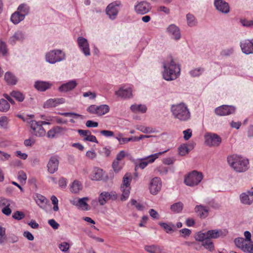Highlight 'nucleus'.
I'll return each mask as SVG.
<instances>
[{
  "instance_id": "5fc2aeb1",
  "label": "nucleus",
  "mask_w": 253,
  "mask_h": 253,
  "mask_svg": "<svg viewBox=\"0 0 253 253\" xmlns=\"http://www.w3.org/2000/svg\"><path fill=\"white\" fill-rule=\"evenodd\" d=\"M58 247L62 252H66L69 249L70 245L67 242H64L60 243Z\"/></svg>"
},
{
  "instance_id": "39448f33",
  "label": "nucleus",
  "mask_w": 253,
  "mask_h": 253,
  "mask_svg": "<svg viewBox=\"0 0 253 253\" xmlns=\"http://www.w3.org/2000/svg\"><path fill=\"white\" fill-rule=\"evenodd\" d=\"M65 59V53L60 49L51 50L45 55L46 61L52 64L62 61Z\"/></svg>"
},
{
  "instance_id": "4c0bfd02",
  "label": "nucleus",
  "mask_w": 253,
  "mask_h": 253,
  "mask_svg": "<svg viewBox=\"0 0 253 253\" xmlns=\"http://www.w3.org/2000/svg\"><path fill=\"white\" fill-rule=\"evenodd\" d=\"M183 208V204L180 202L173 204L170 206L171 211L174 213H180Z\"/></svg>"
},
{
  "instance_id": "c85d7f7f",
  "label": "nucleus",
  "mask_w": 253,
  "mask_h": 253,
  "mask_svg": "<svg viewBox=\"0 0 253 253\" xmlns=\"http://www.w3.org/2000/svg\"><path fill=\"white\" fill-rule=\"evenodd\" d=\"M35 200L41 208L44 209L46 208L48 200L45 197L40 194H36Z\"/></svg>"
},
{
  "instance_id": "473e14b6",
  "label": "nucleus",
  "mask_w": 253,
  "mask_h": 253,
  "mask_svg": "<svg viewBox=\"0 0 253 253\" xmlns=\"http://www.w3.org/2000/svg\"><path fill=\"white\" fill-rule=\"evenodd\" d=\"M30 10V6L26 3H22L20 4L17 9V11H18L20 14L24 15L25 17L29 14Z\"/></svg>"
},
{
  "instance_id": "7ed1b4c3",
  "label": "nucleus",
  "mask_w": 253,
  "mask_h": 253,
  "mask_svg": "<svg viewBox=\"0 0 253 253\" xmlns=\"http://www.w3.org/2000/svg\"><path fill=\"white\" fill-rule=\"evenodd\" d=\"M227 160L229 166L237 172H243L249 168L248 160L237 155L228 156Z\"/></svg>"
},
{
  "instance_id": "79ce46f5",
  "label": "nucleus",
  "mask_w": 253,
  "mask_h": 253,
  "mask_svg": "<svg viewBox=\"0 0 253 253\" xmlns=\"http://www.w3.org/2000/svg\"><path fill=\"white\" fill-rule=\"evenodd\" d=\"M207 235V232L203 233L201 231L198 232L195 236V239L197 241L201 242L203 243L208 238Z\"/></svg>"
},
{
  "instance_id": "a211bd4d",
  "label": "nucleus",
  "mask_w": 253,
  "mask_h": 253,
  "mask_svg": "<svg viewBox=\"0 0 253 253\" xmlns=\"http://www.w3.org/2000/svg\"><path fill=\"white\" fill-rule=\"evenodd\" d=\"M149 4L145 1H141L134 6V10L137 13L144 14L148 13L150 10Z\"/></svg>"
},
{
  "instance_id": "6ab92c4d",
  "label": "nucleus",
  "mask_w": 253,
  "mask_h": 253,
  "mask_svg": "<svg viewBox=\"0 0 253 253\" xmlns=\"http://www.w3.org/2000/svg\"><path fill=\"white\" fill-rule=\"evenodd\" d=\"M59 161L56 156L51 157L47 165L48 171L53 174L55 172L58 168Z\"/></svg>"
},
{
  "instance_id": "e433bc0d",
  "label": "nucleus",
  "mask_w": 253,
  "mask_h": 253,
  "mask_svg": "<svg viewBox=\"0 0 253 253\" xmlns=\"http://www.w3.org/2000/svg\"><path fill=\"white\" fill-rule=\"evenodd\" d=\"M159 224L163 227L167 233H170L174 231L175 226L172 223L160 222Z\"/></svg>"
},
{
  "instance_id": "9d476101",
  "label": "nucleus",
  "mask_w": 253,
  "mask_h": 253,
  "mask_svg": "<svg viewBox=\"0 0 253 253\" xmlns=\"http://www.w3.org/2000/svg\"><path fill=\"white\" fill-rule=\"evenodd\" d=\"M235 108L233 106L222 105L215 109V113L218 116H226L235 113Z\"/></svg>"
},
{
  "instance_id": "0e129e2a",
  "label": "nucleus",
  "mask_w": 253,
  "mask_h": 253,
  "mask_svg": "<svg viewBox=\"0 0 253 253\" xmlns=\"http://www.w3.org/2000/svg\"><path fill=\"white\" fill-rule=\"evenodd\" d=\"M240 22L242 25L245 27H251L253 26V20H248L246 19H241Z\"/></svg>"
},
{
  "instance_id": "cd10ccee",
  "label": "nucleus",
  "mask_w": 253,
  "mask_h": 253,
  "mask_svg": "<svg viewBox=\"0 0 253 253\" xmlns=\"http://www.w3.org/2000/svg\"><path fill=\"white\" fill-rule=\"evenodd\" d=\"M162 181L160 178L155 177L152 178L149 184L150 190H161Z\"/></svg>"
},
{
  "instance_id": "3c124183",
  "label": "nucleus",
  "mask_w": 253,
  "mask_h": 253,
  "mask_svg": "<svg viewBox=\"0 0 253 253\" xmlns=\"http://www.w3.org/2000/svg\"><path fill=\"white\" fill-rule=\"evenodd\" d=\"M25 217V214L20 211H16L15 212H14L12 214V217L16 220H19L23 218H24Z\"/></svg>"
},
{
  "instance_id": "bb28decb",
  "label": "nucleus",
  "mask_w": 253,
  "mask_h": 253,
  "mask_svg": "<svg viewBox=\"0 0 253 253\" xmlns=\"http://www.w3.org/2000/svg\"><path fill=\"white\" fill-rule=\"evenodd\" d=\"M52 84L49 82L38 81L35 83V87L40 91H44L51 87Z\"/></svg>"
},
{
  "instance_id": "680f3d73",
  "label": "nucleus",
  "mask_w": 253,
  "mask_h": 253,
  "mask_svg": "<svg viewBox=\"0 0 253 253\" xmlns=\"http://www.w3.org/2000/svg\"><path fill=\"white\" fill-rule=\"evenodd\" d=\"M7 118L6 116L0 117V126L3 128H6L7 125Z\"/></svg>"
},
{
  "instance_id": "6e6552de",
  "label": "nucleus",
  "mask_w": 253,
  "mask_h": 253,
  "mask_svg": "<svg viewBox=\"0 0 253 253\" xmlns=\"http://www.w3.org/2000/svg\"><path fill=\"white\" fill-rule=\"evenodd\" d=\"M31 133L37 137H42L45 134V130L43 127L36 121L31 122Z\"/></svg>"
},
{
  "instance_id": "864d4df0",
  "label": "nucleus",
  "mask_w": 253,
  "mask_h": 253,
  "mask_svg": "<svg viewBox=\"0 0 253 253\" xmlns=\"http://www.w3.org/2000/svg\"><path fill=\"white\" fill-rule=\"evenodd\" d=\"M7 240L10 243H15L18 241V237L14 234H8Z\"/></svg>"
},
{
  "instance_id": "5701e85b",
  "label": "nucleus",
  "mask_w": 253,
  "mask_h": 253,
  "mask_svg": "<svg viewBox=\"0 0 253 253\" xmlns=\"http://www.w3.org/2000/svg\"><path fill=\"white\" fill-rule=\"evenodd\" d=\"M78 84L76 80H72L67 83L63 84L58 88V90L61 92H66L74 89Z\"/></svg>"
},
{
  "instance_id": "a18cd8bd",
  "label": "nucleus",
  "mask_w": 253,
  "mask_h": 253,
  "mask_svg": "<svg viewBox=\"0 0 253 253\" xmlns=\"http://www.w3.org/2000/svg\"><path fill=\"white\" fill-rule=\"evenodd\" d=\"M187 24L189 26L193 27L196 25V21L193 15L188 13L186 15Z\"/></svg>"
},
{
  "instance_id": "09e8293b",
  "label": "nucleus",
  "mask_w": 253,
  "mask_h": 253,
  "mask_svg": "<svg viewBox=\"0 0 253 253\" xmlns=\"http://www.w3.org/2000/svg\"><path fill=\"white\" fill-rule=\"evenodd\" d=\"M234 242L236 246L241 250L242 249V247H244L246 242L243 238H235Z\"/></svg>"
},
{
  "instance_id": "4468645a",
  "label": "nucleus",
  "mask_w": 253,
  "mask_h": 253,
  "mask_svg": "<svg viewBox=\"0 0 253 253\" xmlns=\"http://www.w3.org/2000/svg\"><path fill=\"white\" fill-rule=\"evenodd\" d=\"M167 151H165L162 152H159L158 153H155L152 155H150L147 157H146L144 158H142L141 159L142 162H141L139 164V167L141 169H144L146 166L148 165L149 163H152L154 161L158 158V156L160 155H161L163 154L164 153L166 152Z\"/></svg>"
},
{
  "instance_id": "f704fd0d",
  "label": "nucleus",
  "mask_w": 253,
  "mask_h": 253,
  "mask_svg": "<svg viewBox=\"0 0 253 253\" xmlns=\"http://www.w3.org/2000/svg\"><path fill=\"white\" fill-rule=\"evenodd\" d=\"M110 110L108 105L106 104L101 105L97 106V115L102 116L107 113Z\"/></svg>"
},
{
  "instance_id": "774afa93",
  "label": "nucleus",
  "mask_w": 253,
  "mask_h": 253,
  "mask_svg": "<svg viewBox=\"0 0 253 253\" xmlns=\"http://www.w3.org/2000/svg\"><path fill=\"white\" fill-rule=\"evenodd\" d=\"M48 223L55 230L57 229L59 226V224L53 219H49Z\"/></svg>"
},
{
  "instance_id": "9b49d317",
  "label": "nucleus",
  "mask_w": 253,
  "mask_h": 253,
  "mask_svg": "<svg viewBox=\"0 0 253 253\" xmlns=\"http://www.w3.org/2000/svg\"><path fill=\"white\" fill-rule=\"evenodd\" d=\"M77 42L80 50L84 55L86 56H89L90 52L89 43L87 39L83 37H79L77 39Z\"/></svg>"
},
{
  "instance_id": "f257e3e1",
  "label": "nucleus",
  "mask_w": 253,
  "mask_h": 253,
  "mask_svg": "<svg viewBox=\"0 0 253 253\" xmlns=\"http://www.w3.org/2000/svg\"><path fill=\"white\" fill-rule=\"evenodd\" d=\"M163 78L168 81L176 79L180 75V68L176 64L172 56L167 57L163 63Z\"/></svg>"
},
{
  "instance_id": "603ef678",
  "label": "nucleus",
  "mask_w": 253,
  "mask_h": 253,
  "mask_svg": "<svg viewBox=\"0 0 253 253\" xmlns=\"http://www.w3.org/2000/svg\"><path fill=\"white\" fill-rule=\"evenodd\" d=\"M112 168L115 172H118L122 169V167L119 161L115 160L112 164Z\"/></svg>"
},
{
  "instance_id": "423d86ee",
  "label": "nucleus",
  "mask_w": 253,
  "mask_h": 253,
  "mask_svg": "<svg viewBox=\"0 0 253 253\" xmlns=\"http://www.w3.org/2000/svg\"><path fill=\"white\" fill-rule=\"evenodd\" d=\"M205 143L209 146L217 147L221 142L220 137L215 133H208L204 136Z\"/></svg>"
},
{
  "instance_id": "72a5a7b5",
  "label": "nucleus",
  "mask_w": 253,
  "mask_h": 253,
  "mask_svg": "<svg viewBox=\"0 0 253 253\" xmlns=\"http://www.w3.org/2000/svg\"><path fill=\"white\" fill-rule=\"evenodd\" d=\"M130 110L134 113L139 112L141 113H144L147 111L146 106L145 105L142 104H133L130 106Z\"/></svg>"
},
{
  "instance_id": "0eeeda50",
  "label": "nucleus",
  "mask_w": 253,
  "mask_h": 253,
  "mask_svg": "<svg viewBox=\"0 0 253 253\" xmlns=\"http://www.w3.org/2000/svg\"><path fill=\"white\" fill-rule=\"evenodd\" d=\"M120 4L119 1H114L107 6L106 12L111 19L114 20L116 18L119 11L118 7Z\"/></svg>"
},
{
  "instance_id": "a19ab883",
  "label": "nucleus",
  "mask_w": 253,
  "mask_h": 253,
  "mask_svg": "<svg viewBox=\"0 0 253 253\" xmlns=\"http://www.w3.org/2000/svg\"><path fill=\"white\" fill-rule=\"evenodd\" d=\"M10 95L19 102H22L25 98L24 95L21 92L17 91H12Z\"/></svg>"
},
{
  "instance_id": "20e7f679",
  "label": "nucleus",
  "mask_w": 253,
  "mask_h": 253,
  "mask_svg": "<svg viewBox=\"0 0 253 253\" xmlns=\"http://www.w3.org/2000/svg\"><path fill=\"white\" fill-rule=\"evenodd\" d=\"M203 178V175L202 172L193 170L185 176L184 183L188 186L193 187L197 185Z\"/></svg>"
},
{
  "instance_id": "aec40b11",
  "label": "nucleus",
  "mask_w": 253,
  "mask_h": 253,
  "mask_svg": "<svg viewBox=\"0 0 253 253\" xmlns=\"http://www.w3.org/2000/svg\"><path fill=\"white\" fill-rule=\"evenodd\" d=\"M65 102V99L63 98H50L48 99L43 104L44 108L55 107L58 105Z\"/></svg>"
},
{
  "instance_id": "8fccbe9b",
  "label": "nucleus",
  "mask_w": 253,
  "mask_h": 253,
  "mask_svg": "<svg viewBox=\"0 0 253 253\" xmlns=\"http://www.w3.org/2000/svg\"><path fill=\"white\" fill-rule=\"evenodd\" d=\"M131 180V176L130 175L128 176V174H126L123 178V184L122 188L125 187H127L129 185L130 182Z\"/></svg>"
},
{
  "instance_id": "f3484780",
  "label": "nucleus",
  "mask_w": 253,
  "mask_h": 253,
  "mask_svg": "<svg viewBox=\"0 0 253 253\" xmlns=\"http://www.w3.org/2000/svg\"><path fill=\"white\" fill-rule=\"evenodd\" d=\"M240 46L243 53L250 54L253 53V39L245 40L240 43Z\"/></svg>"
},
{
  "instance_id": "338daca9",
  "label": "nucleus",
  "mask_w": 253,
  "mask_h": 253,
  "mask_svg": "<svg viewBox=\"0 0 253 253\" xmlns=\"http://www.w3.org/2000/svg\"><path fill=\"white\" fill-rule=\"evenodd\" d=\"M183 133L184 134V138L185 140H188L192 136V130L191 129L189 128L186 130H185L183 131Z\"/></svg>"
},
{
  "instance_id": "37998d69",
  "label": "nucleus",
  "mask_w": 253,
  "mask_h": 253,
  "mask_svg": "<svg viewBox=\"0 0 253 253\" xmlns=\"http://www.w3.org/2000/svg\"><path fill=\"white\" fill-rule=\"evenodd\" d=\"M136 128V129L144 133H153L155 132V130L153 128L150 127H147L141 125L137 126Z\"/></svg>"
},
{
  "instance_id": "f8f14e48",
  "label": "nucleus",
  "mask_w": 253,
  "mask_h": 253,
  "mask_svg": "<svg viewBox=\"0 0 253 253\" xmlns=\"http://www.w3.org/2000/svg\"><path fill=\"white\" fill-rule=\"evenodd\" d=\"M88 200L89 198L88 197H84L82 198H79L77 201H74L72 203L80 210L88 211L90 210V207L87 203Z\"/></svg>"
},
{
  "instance_id": "1a4fd4ad",
  "label": "nucleus",
  "mask_w": 253,
  "mask_h": 253,
  "mask_svg": "<svg viewBox=\"0 0 253 253\" xmlns=\"http://www.w3.org/2000/svg\"><path fill=\"white\" fill-rule=\"evenodd\" d=\"M166 32L174 40L177 41L181 38L180 29L174 24H171L167 27Z\"/></svg>"
},
{
  "instance_id": "e2e57ef3",
  "label": "nucleus",
  "mask_w": 253,
  "mask_h": 253,
  "mask_svg": "<svg viewBox=\"0 0 253 253\" xmlns=\"http://www.w3.org/2000/svg\"><path fill=\"white\" fill-rule=\"evenodd\" d=\"M7 47L5 43L3 42H0V53L5 55L7 53Z\"/></svg>"
},
{
  "instance_id": "bf43d9fd",
  "label": "nucleus",
  "mask_w": 253,
  "mask_h": 253,
  "mask_svg": "<svg viewBox=\"0 0 253 253\" xmlns=\"http://www.w3.org/2000/svg\"><path fill=\"white\" fill-rule=\"evenodd\" d=\"M84 141H88L90 142H95L98 143V141L96 138V137L94 135H91V133L90 131L88 137H85L84 138Z\"/></svg>"
},
{
  "instance_id": "ddd939ff",
  "label": "nucleus",
  "mask_w": 253,
  "mask_h": 253,
  "mask_svg": "<svg viewBox=\"0 0 253 253\" xmlns=\"http://www.w3.org/2000/svg\"><path fill=\"white\" fill-rule=\"evenodd\" d=\"M117 198V194L115 192L109 193L108 192L104 191L100 194L98 200L100 205L103 206L106 204L107 201L110 199L115 200Z\"/></svg>"
},
{
  "instance_id": "b1692460",
  "label": "nucleus",
  "mask_w": 253,
  "mask_h": 253,
  "mask_svg": "<svg viewBox=\"0 0 253 253\" xmlns=\"http://www.w3.org/2000/svg\"><path fill=\"white\" fill-rule=\"evenodd\" d=\"M195 212L200 218H205L209 215V208L202 205H197L195 208Z\"/></svg>"
},
{
  "instance_id": "c03bdc74",
  "label": "nucleus",
  "mask_w": 253,
  "mask_h": 253,
  "mask_svg": "<svg viewBox=\"0 0 253 253\" xmlns=\"http://www.w3.org/2000/svg\"><path fill=\"white\" fill-rule=\"evenodd\" d=\"M204 71V69L203 68L199 67L193 70H192L189 72L190 76L192 77H196L200 76Z\"/></svg>"
},
{
  "instance_id": "052dcab7",
  "label": "nucleus",
  "mask_w": 253,
  "mask_h": 253,
  "mask_svg": "<svg viewBox=\"0 0 253 253\" xmlns=\"http://www.w3.org/2000/svg\"><path fill=\"white\" fill-rule=\"evenodd\" d=\"M18 179L21 182H25L27 179L26 173L23 171H20L18 174Z\"/></svg>"
},
{
  "instance_id": "ea45409f",
  "label": "nucleus",
  "mask_w": 253,
  "mask_h": 253,
  "mask_svg": "<svg viewBox=\"0 0 253 253\" xmlns=\"http://www.w3.org/2000/svg\"><path fill=\"white\" fill-rule=\"evenodd\" d=\"M242 250L246 253H253V241L246 242Z\"/></svg>"
},
{
  "instance_id": "2f4dec72",
  "label": "nucleus",
  "mask_w": 253,
  "mask_h": 253,
  "mask_svg": "<svg viewBox=\"0 0 253 253\" xmlns=\"http://www.w3.org/2000/svg\"><path fill=\"white\" fill-rule=\"evenodd\" d=\"M4 79L9 84L15 85L17 82L16 77L10 72H7L4 75Z\"/></svg>"
},
{
  "instance_id": "2eb2a0df",
  "label": "nucleus",
  "mask_w": 253,
  "mask_h": 253,
  "mask_svg": "<svg viewBox=\"0 0 253 253\" xmlns=\"http://www.w3.org/2000/svg\"><path fill=\"white\" fill-rule=\"evenodd\" d=\"M214 5L216 9L221 13L227 14L230 11L228 3L223 0H214Z\"/></svg>"
},
{
  "instance_id": "13d9d810",
  "label": "nucleus",
  "mask_w": 253,
  "mask_h": 253,
  "mask_svg": "<svg viewBox=\"0 0 253 253\" xmlns=\"http://www.w3.org/2000/svg\"><path fill=\"white\" fill-rule=\"evenodd\" d=\"M130 203L132 205L135 206V207L138 211H142L144 209V206L140 203H137V201L134 199H131Z\"/></svg>"
},
{
  "instance_id": "393cba45",
  "label": "nucleus",
  "mask_w": 253,
  "mask_h": 253,
  "mask_svg": "<svg viewBox=\"0 0 253 253\" xmlns=\"http://www.w3.org/2000/svg\"><path fill=\"white\" fill-rule=\"evenodd\" d=\"M24 34L20 31L16 32L14 35L10 37L9 39V43L13 45L15 44L17 42H22L25 39Z\"/></svg>"
},
{
  "instance_id": "49530a36",
  "label": "nucleus",
  "mask_w": 253,
  "mask_h": 253,
  "mask_svg": "<svg viewBox=\"0 0 253 253\" xmlns=\"http://www.w3.org/2000/svg\"><path fill=\"white\" fill-rule=\"evenodd\" d=\"M70 187L73 190H82L83 189L82 184L78 180H75L70 185Z\"/></svg>"
},
{
  "instance_id": "de8ad7c7",
  "label": "nucleus",
  "mask_w": 253,
  "mask_h": 253,
  "mask_svg": "<svg viewBox=\"0 0 253 253\" xmlns=\"http://www.w3.org/2000/svg\"><path fill=\"white\" fill-rule=\"evenodd\" d=\"M189 151V149L188 148L186 144L181 145L178 148L179 154L181 156L185 155L186 154L188 153Z\"/></svg>"
},
{
  "instance_id": "c9c22d12",
  "label": "nucleus",
  "mask_w": 253,
  "mask_h": 253,
  "mask_svg": "<svg viewBox=\"0 0 253 253\" xmlns=\"http://www.w3.org/2000/svg\"><path fill=\"white\" fill-rule=\"evenodd\" d=\"M202 246L204 247L205 249L208 250L209 251L212 252L214 250V246L211 240L207 238L205 241L202 243Z\"/></svg>"
},
{
  "instance_id": "f03ea898",
  "label": "nucleus",
  "mask_w": 253,
  "mask_h": 253,
  "mask_svg": "<svg viewBox=\"0 0 253 253\" xmlns=\"http://www.w3.org/2000/svg\"><path fill=\"white\" fill-rule=\"evenodd\" d=\"M170 110L173 118L180 122H187L191 119L190 111L183 102L171 105Z\"/></svg>"
},
{
  "instance_id": "6e6d98bb",
  "label": "nucleus",
  "mask_w": 253,
  "mask_h": 253,
  "mask_svg": "<svg viewBox=\"0 0 253 253\" xmlns=\"http://www.w3.org/2000/svg\"><path fill=\"white\" fill-rule=\"evenodd\" d=\"M58 184L60 188L65 189L67 186V180L66 178L62 177L59 178Z\"/></svg>"
},
{
  "instance_id": "7c9ffc66",
  "label": "nucleus",
  "mask_w": 253,
  "mask_h": 253,
  "mask_svg": "<svg viewBox=\"0 0 253 253\" xmlns=\"http://www.w3.org/2000/svg\"><path fill=\"white\" fill-rule=\"evenodd\" d=\"M25 17L18 11H16L11 16V21L14 24H17L25 19Z\"/></svg>"
},
{
  "instance_id": "4be33fe9",
  "label": "nucleus",
  "mask_w": 253,
  "mask_h": 253,
  "mask_svg": "<svg viewBox=\"0 0 253 253\" xmlns=\"http://www.w3.org/2000/svg\"><path fill=\"white\" fill-rule=\"evenodd\" d=\"M227 234V231L225 230L222 231L221 230H210L207 232L208 238L210 239H217L220 237L225 236Z\"/></svg>"
},
{
  "instance_id": "69168bd1",
  "label": "nucleus",
  "mask_w": 253,
  "mask_h": 253,
  "mask_svg": "<svg viewBox=\"0 0 253 253\" xmlns=\"http://www.w3.org/2000/svg\"><path fill=\"white\" fill-rule=\"evenodd\" d=\"M157 11L159 12H163L166 14H169L170 13L169 8L163 5L158 6L157 8Z\"/></svg>"
},
{
  "instance_id": "58836bf2",
  "label": "nucleus",
  "mask_w": 253,
  "mask_h": 253,
  "mask_svg": "<svg viewBox=\"0 0 253 253\" xmlns=\"http://www.w3.org/2000/svg\"><path fill=\"white\" fill-rule=\"evenodd\" d=\"M10 108V105L8 101L4 99H0V111L2 112H7Z\"/></svg>"
},
{
  "instance_id": "412c9836",
  "label": "nucleus",
  "mask_w": 253,
  "mask_h": 253,
  "mask_svg": "<svg viewBox=\"0 0 253 253\" xmlns=\"http://www.w3.org/2000/svg\"><path fill=\"white\" fill-rule=\"evenodd\" d=\"M241 202L245 205H250L253 202V191H247L240 195Z\"/></svg>"
},
{
  "instance_id": "c756f323",
  "label": "nucleus",
  "mask_w": 253,
  "mask_h": 253,
  "mask_svg": "<svg viewBox=\"0 0 253 253\" xmlns=\"http://www.w3.org/2000/svg\"><path fill=\"white\" fill-rule=\"evenodd\" d=\"M144 250L149 253H163V250L158 245H146Z\"/></svg>"
},
{
  "instance_id": "a878e982",
  "label": "nucleus",
  "mask_w": 253,
  "mask_h": 253,
  "mask_svg": "<svg viewBox=\"0 0 253 253\" xmlns=\"http://www.w3.org/2000/svg\"><path fill=\"white\" fill-rule=\"evenodd\" d=\"M116 95L123 98H129L132 97V89L130 87L124 88L121 87L116 91Z\"/></svg>"
},
{
  "instance_id": "dca6fc26",
  "label": "nucleus",
  "mask_w": 253,
  "mask_h": 253,
  "mask_svg": "<svg viewBox=\"0 0 253 253\" xmlns=\"http://www.w3.org/2000/svg\"><path fill=\"white\" fill-rule=\"evenodd\" d=\"M90 176L93 180H105L107 179L105 172L102 169L98 168H94Z\"/></svg>"
},
{
  "instance_id": "4d7b16f0",
  "label": "nucleus",
  "mask_w": 253,
  "mask_h": 253,
  "mask_svg": "<svg viewBox=\"0 0 253 253\" xmlns=\"http://www.w3.org/2000/svg\"><path fill=\"white\" fill-rule=\"evenodd\" d=\"M11 204V201L4 198H0V207H9Z\"/></svg>"
}]
</instances>
